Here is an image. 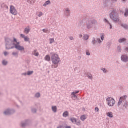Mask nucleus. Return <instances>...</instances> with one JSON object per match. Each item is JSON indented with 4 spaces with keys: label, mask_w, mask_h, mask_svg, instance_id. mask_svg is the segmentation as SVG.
I'll use <instances>...</instances> for the list:
<instances>
[{
    "label": "nucleus",
    "mask_w": 128,
    "mask_h": 128,
    "mask_svg": "<svg viewBox=\"0 0 128 128\" xmlns=\"http://www.w3.org/2000/svg\"><path fill=\"white\" fill-rule=\"evenodd\" d=\"M6 48L7 50H10L12 48V47L10 46V45H9L8 44V42H6Z\"/></svg>",
    "instance_id": "dca6fc26"
},
{
    "label": "nucleus",
    "mask_w": 128,
    "mask_h": 128,
    "mask_svg": "<svg viewBox=\"0 0 128 128\" xmlns=\"http://www.w3.org/2000/svg\"><path fill=\"white\" fill-rule=\"evenodd\" d=\"M22 126H24V124H22Z\"/></svg>",
    "instance_id": "8fccbe9b"
},
{
    "label": "nucleus",
    "mask_w": 128,
    "mask_h": 128,
    "mask_svg": "<svg viewBox=\"0 0 128 128\" xmlns=\"http://www.w3.org/2000/svg\"><path fill=\"white\" fill-rule=\"evenodd\" d=\"M40 93H38L36 95V98H40Z\"/></svg>",
    "instance_id": "2f4dec72"
},
{
    "label": "nucleus",
    "mask_w": 128,
    "mask_h": 128,
    "mask_svg": "<svg viewBox=\"0 0 128 128\" xmlns=\"http://www.w3.org/2000/svg\"><path fill=\"white\" fill-rule=\"evenodd\" d=\"M70 38L71 40H74V38Z\"/></svg>",
    "instance_id": "c03bdc74"
},
{
    "label": "nucleus",
    "mask_w": 128,
    "mask_h": 128,
    "mask_svg": "<svg viewBox=\"0 0 128 128\" xmlns=\"http://www.w3.org/2000/svg\"><path fill=\"white\" fill-rule=\"evenodd\" d=\"M80 38H82V35H80Z\"/></svg>",
    "instance_id": "09e8293b"
},
{
    "label": "nucleus",
    "mask_w": 128,
    "mask_h": 128,
    "mask_svg": "<svg viewBox=\"0 0 128 128\" xmlns=\"http://www.w3.org/2000/svg\"><path fill=\"white\" fill-rule=\"evenodd\" d=\"M123 2H126V0H123Z\"/></svg>",
    "instance_id": "3c124183"
},
{
    "label": "nucleus",
    "mask_w": 128,
    "mask_h": 128,
    "mask_svg": "<svg viewBox=\"0 0 128 128\" xmlns=\"http://www.w3.org/2000/svg\"><path fill=\"white\" fill-rule=\"evenodd\" d=\"M42 16V12H40L38 13V16H39V18H40V16Z\"/></svg>",
    "instance_id": "c85d7f7f"
},
{
    "label": "nucleus",
    "mask_w": 128,
    "mask_h": 128,
    "mask_svg": "<svg viewBox=\"0 0 128 128\" xmlns=\"http://www.w3.org/2000/svg\"><path fill=\"white\" fill-rule=\"evenodd\" d=\"M112 2H116L118 0H112Z\"/></svg>",
    "instance_id": "e433bc0d"
},
{
    "label": "nucleus",
    "mask_w": 128,
    "mask_h": 128,
    "mask_svg": "<svg viewBox=\"0 0 128 128\" xmlns=\"http://www.w3.org/2000/svg\"><path fill=\"white\" fill-rule=\"evenodd\" d=\"M10 12L14 16H16L18 14V11L16 10V8L12 6H11L10 7Z\"/></svg>",
    "instance_id": "423d86ee"
},
{
    "label": "nucleus",
    "mask_w": 128,
    "mask_h": 128,
    "mask_svg": "<svg viewBox=\"0 0 128 128\" xmlns=\"http://www.w3.org/2000/svg\"><path fill=\"white\" fill-rule=\"evenodd\" d=\"M124 16H128V9L126 10V13L124 14Z\"/></svg>",
    "instance_id": "393cba45"
},
{
    "label": "nucleus",
    "mask_w": 128,
    "mask_h": 128,
    "mask_svg": "<svg viewBox=\"0 0 128 128\" xmlns=\"http://www.w3.org/2000/svg\"><path fill=\"white\" fill-rule=\"evenodd\" d=\"M88 35H85L84 37V40H88Z\"/></svg>",
    "instance_id": "412c9836"
},
{
    "label": "nucleus",
    "mask_w": 128,
    "mask_h": 128,
    "mask_svg": "<svg viewBox=\"0 0 128 128\" xmlns=\"http://www.w3.org/2000/svg\"><path fill=\"white\" fill-rule=\"evenodd\" d=\"M92 24H93L91 22H90L89 24H87L88 28L90 30V28H92Z\"/></svg>",
    "instance_id": "ddd939ff"
},
{
    "label": "nucleus",
    "mask_w": 128,
    "mask_h": 128,
    "mask_svg": "<svg viewBox=\"0 0 128 128\" xmlns=\"http://www.w3.org/2000/svg\"><path fill=\"white\" fill-rule=\"evenodd\" d=\"M102 70H103L104 72H106V70L104 68L102 69Z\"/></svg>",
    "instance_id": "4c0bfd02"
},
{
    "label": "nucleus",
    "mask_w": 128,
    "mask_h": 128,
    "mask_svg": "<svg viewBox=\"0 0 128 128\" xmlns=\"http://www.w3.org/2000/svg\"><path fill=\"white\" fill-rule=\"evenodd\" d=\"M126 52H128V48H126Z\"/></svg>",
    "instance_id": "37998d69"
},
{
    "label": "nucleus",
    "mask_w": 128,
    "mask_h": 128,
    "mask_svg": "<svg viewBox=\"0 0 128 128\" xmlns=\"http://www.w3.org/2000/svg\"><path fill=\"white\" fill-rule=\"evenodd\" d=\"M70 120H71L73 124L76 123V119L75 118H71L70 119Z\"/></svg>",
    "instance_id": "f3484780"
},
{
    "label": "nucleus",
    "mask_w": 128,
    "mask_h": 128,
    "mask_svg": "<svg viewBox=\"0 0 128 128\" xmlns=\"http://www.w3.org/2000/svg\"><path fill=\"white\" fill-rule=\"evenodd\" d=\"M4 56H7L8 54V52H4Z\"/></svg>",
    "instance_id": "c9c22d12"
},
{
    "label": "nucleus",
    "mask_w": 128,
    "mask_h": 128,
    "mask_svg": "<svg viewBox=\"0 0 128 128\" xmlns=\"http://www.w3.org/2000/svg\"><path fill=\"white\" fill-rule=\"evenodd\" d=\"M30 32V27H27L26 28H25L24 32L26 34H29Z\"/></svg>",
    "instance_id": "1a4fd4ad"
},
{
    "label": "nucleus",
    "mask_w": 128,
    "mask_h": 128,
    "mask_svg": "<svg viewBox=\"0 0 128 128\" xmlns=\"http://www.w3.org/2000/svg\"><path fill=\"white\" fill-rule=\"evenodd\" d=\"M45 60H46L47 62H50V56L47 55L45 57Z\"/></svg>",
    "instance_id": "2eb2a0df"
},
{
    "label": "nucleus",
    "mask_w": 128,
    "mask_h": 128,
    "mask_svg": "<svg viewBox=\"0 0 128 128\" xmlns=\"http://www.w3.org/2000/svg\"><path fill=\"white\" fill-rule=\"evenodd\" d=\"M78 92H80L77 91L76 92H74L72 93V96H74V98H78V96H76V94H78Z\"/></svg>",
    "instance_id": "4468645a"
},
{
    "label": "nucleus",
    "mask_w": 128,
    "mask_h": 128,
    "mask_svg": "<svg viewBox=\"0 0 128 128\" xmlns=\"http://www.w3.org/2000/svg\"><path fill=\"white\" fill-rule=\"evenodd\" d=\"M48 4H50V1H47L44 4V6H46Z\"/></svg>",
    "instance_id": "aec40b11"
},
{
    "label": "nucleus",
    "mask_w": 128,
    "mask_h": 128,
    "mask_svg": "<svg viewBox=\"0 0 128 128\" xmlns=\"http://www.w3.org/2000/svg\"><path fill=\"white\" fill-rule=\"evenodd\" d=\"M86 54L87 56H90V53L88 51H86Z\"/></svg>",
    "instance_id": "72a5a7b5"
},
{
    "label": "nucleus",
    "mask_w": 128,
    "mask_h": 128,
    "mask_svg": "<svg viewBox=\"0 0 128 128\" xmlns=\"http://www.w3.org/2000/svg\"><path fill=\"white\" fill-rule=\"evenodd\" d=\"M86 118H87L86 116L83 115V116H81L80 120H82L84 122V121L86 120Z\"/></svg>",
    "instance_id": "f8f14e48"
},
{
    "label": "nucleus",
    "mask_w": 128,
    "mask_h": 128,
    "mask_svg": "<svg viewBox=\"0 0 128 128\" xmlns=\"http://www.w3.org/2000/svg\"><path fill=\"white\" fill-rule=\"evenodd\" d=\"M104 34H102L101 36V40H104Z\"/></svg>",
    "instance_id": "c756f323"
},
{
    "label": "nucleus",
    "mask_w": 128,
    "mask_h": 128,
    "mask_svg": "<svg viewBox=\"0 0 128 128\" xmlns=\"http://www.w3.org/2000/svg\"><path fill=\"white\" fill-rule=\"evenodd\" d=\"M95 110H96V112H100V109H98V108H95Z\"/></svg>",
    "instance_id": "473e14b6"
},
{
    "label": "nucleus",
    "mask_w": 128,
    "mask_h": 128,
    "mask_svg": "<svg viewBox=\"0 0 128 128\" xmlns=\"http://www.w3.org/2000/svg\"><path fill=\"white\" fill-rule=\"evenodd\" d=\"M126 96H124L123 97L120 98V100L118 103V106H120L121 104L124 102V106L125 108H126V106H128V103L126 101Z\"/></svg>",
    "instance_id": "f03ea898"
},
{
    "label": "nucleus",
    "mask_w": 128,
    "mask_h": 128,
    "mask_svg": "<svg viewBox=\"0 0 128 128\" xmlns=\"http://www.w3.org/2000/svg\"><path fill=\"white\" fill-rule=\"evenodd\" d=\"M98 42L99 44H100V42H102V41H100V40H98Z\"/></svg>",
    "instance_id": "a19ab883"
},
{
    "label": "nucleus",
    "mask_w": 128,
    "mask_h": 128,
    "mask_svg": "<svg viewBox=\"0 0 128 128\" xmlns=\"http://www.w3.org/2000/svg\"><path fill=\"white\" fill-rule=\"evenodd\" d=\"M9 42H10V40H9Z\"/></svg>",
    "instance_id": "864d4df0"
},
{
    "label": "nucleus",
    "mask_w": 128,
    "mask_h": 128,
    "mask_svg": "<svg viewBox=\"0 0 128 128\" xmlns=\"http://www.w3.org/2000/svg\"><path fill=\"white\" fill-rule=\"evenodd\" d=\"M92 44H96V40H93Z\"/></svg>",
    "instance_id": "58836bf2"
},
{
    "label": "nucleus",
    "mask_w": 128,
    "mask_h": 128,
    "mask_svg": "<svg viewBox=\"0 0 128 128\" xmlns=\"http://www.w3.org/2000/svg\"><path fill=\"white\" fill-rule=\"evenodd\" d=\"M36 50H34L32 52V54H34V56H40V53L36 52Z\"/></svg>",
    "instance_id": "9d476101"
},
{
    "label": "nucleus",
    "mask_w": 128,
    "mask_h": 128,
    "mask_svg": "<svg viewBox=\"0 0 128 128\" xmlns=\"http://www.w3.org/2000/svg\"><path fill=\"white\" fill-rule=\"evenodd\" d=\"M52 60L54 64H55V66L54 65L52 66V68H56L58 64H60V57H58V55L53 54L52 56Z\"/></svg>",
    "instance_id": "f257e3e1"
},
{
    "label": "nucleus",
    "mask_w": 128,
    "mask_h": 128,
    "mask_svg": "<svg viewBox=\"0 0 128 128\" xmlns=\"http://www.w3.org/2000/svg\"><path fill=\"white\" fill-rule=\"evenodd\" d=\"M2 64H3L4 66H6V64H8V62L6 60H4L2 62Z\"/></svg>",
    "instance_id": "cd10ccee"
},
{
    "label": "nucleus",
    "mask_w": 128,
    "mask_h": 128,
    "mask_svg": "<svg viewBox=\"0 0 128 128\" xmlns=\"http://www.w3.org/2000/svg\"><path fill=\"white\" fill-rule=\"evenodd\" d=\"M50 44H54V39L50 38Z\"/></svg>",
    "instance_id": "b1692460"
},
{
    "label": "nucleus",
    "mask_w": 128,
    "mask_h": 128,
    "mask_svg": "<svg viewBox=\"0 0 128 128\" xmlns=\"http://www.w3.org/2000/svg\"><path fill=\"white\" fill-rule=\"evenodd\" d=\"M68 116V112H64L63 114V116L64 118H66V116Z\"/></svg>",
    "instance_id": "6ab92c4d"
},
{
    "label": "nucleus",
    "mask_w": 128,
    "mask_h": 128,
    "mask_svg": "<svg viewBox=\"0 0 128 128\" xmlns=\"http://www.w3.org/2000/svg\"><path fill=\"white\" fill-rule=\"evenodd\" d=\"M106 100L107 102V104L108 106H114L116 104V100L112 98H107Z\"/></svg>",
    "instance_id": "20e7f679"
},
{
    "label": "nucleus",
    "mask_w": 128,
    "mask_h": 128,
    "mask_svg": "<svg viewBox=\"0 0 128 128\" xmlns=\"http://www.w3.org/2000/svg\"><path fill=\"white\" fill-rule=\"evenodd\" d=\"M4 114H6V115L10 114V110H8L7 111L5 112Z\"/></svg>",
    "instance_id": "bb28decb"
},
{
    "label": "nucleus",
    "mask_w": 128,
    "mask_h": 128,
    "mask_svg": "<svg viewBox=\"0 0 128 128\" xmlns=\"http://www.w3.org/2000/svg\"><path fill=\"white\" fill-rule=\"evenodd\" d=\"M20 36L22 38H24V42H30V38L28 36H26L24 35L21 34Z\"/></svg>",
    "instance_id": "0eeeda50"
},
{
    "label": "nucleus",
    "mask_w": 128,
    "mask_h": 128,
    "mask_svg": "<svg viewBox=\"0 0 128 128\" xmlns=\"http://www.w3.org/2000/svg\"><path fill=\"white\" fill-rule=\"evenodd\" d=\"M110 18L116 22H120V20L118 18V14L116 12H112L110 15Z\"/></svg>",
    "instance_id": "39448f33"
},
{
    "label": "nucleus",
    "mask_w": 128,
    "mask_h": 128,
    "mask_svg": "<svg viewBox=\"0 0 128 128\" xmlns=\"http://www.w3.org/2000/svg\"><path fill=\"white\" fill-rule=\"evenodd\" d=\"M122 26H123V28L126 30L128 28V26L127 25H122Z\"/></svg>",
    "instance_id": "7c9ffc66"
},
{
    "label": "nucleus",
    "mask_w": 128,
    "mask_h": 128,
    "mask_svg": "<svg viewBox=\"0 0 128 128\" xmlns=\"http://www.w3.org/2000/svg\"><path fill=\"white\" fill-rule=\"evenodd\" d=\"M66 12H70V10H68V9H66Z\"/></svg>",
    "instance_id": "79ce46f5"
},
{
    "label": "nucleus",
    "mask_w": 128,
    "mask_h": 128,
    "mask_svg": "<svg viewBox=\"0 0 128 128\" xmlns=\"http://www.w3.org/2000/svg\"><path fill=\"white\" fill-rule=\"evenodd\" d=\"M122 62H128V57L126 56H122Z\"/></svg>",
    "instance_id": "6e6552de"
},
{
    "label": "nucleus",
    "mask_w": 128,
    "mask_h": 128,
    "mask_svg": "<svg viewBox=\"0 0 128 128\" xmlns=\"http://www.w3.org/2000/svg\"><path fill=\"white\" fill-rule=\"evenodd\" d=\"M118 50H120V47H118Z\"/></svg>",
    "instance_id": "49530a36"
},
{
    "label": "nucleus",
    "mask_w": 128,
    "mask_h": 128,
    "mask_svg": "<svg viewBox=\"0 0 128 128\" xmlns=\"http://www.w3.org/2000/svg\"><path fill=\"white\" fill-rule=\"evenodd\" d=\"M104 20H105L106 22H107L108 24L110 25V28H112V26L110 24V22H108V21L106 19H105Z\"/></svg>",
    "instance_id": "5701e85b"
},
{
    "label": "nucleus",
    "mask_w": 128,
    "mask_h": 128,
    "mask_svg": "<svg viewBox=\"0 0 128 128\" xmlns=\"http://www.w3.org/2000/svg\"><path fill=\"white\" fill-rule=\"evenodd\" d=\"M107 116H108V118H114V115L112 114V112H110L107 113Z\"/></svg>",
    "instance_id": "9b49d317"
},
{
    "label": "nucleus",
    "mask_w": 128,
    "mask_h": 128,
    "mask_svg": "<svg viewBox=\"0 0 128 128\" xmlns=\"http://www.w3.org/2000/svg\"><path fill=\"white\" fill-rule=\"evenodd\" d=\"M34 74V72L30 71V72H28L27 74L28 76H30L31 74Z\"/></svg>",
    "instance_id": "a878e982"
},
{
    "label": "nucleus",
    "mask_w": 128,
    "mask_h": 128,
    "mask_svg": "<svg viewBox=\"0 0 128 128\" xmlns=\"http://www.w3.org/2000/svg\"><path fill=\"white\" fill-rule=\"evenodd\" d=\"M24 76H26V73H25V74H23Z\"/></svg>",
    "instance_id": "de8ad7c7"
},
{
    "label": "nucleus",
    "mask_w": 128,
    "mask_h": 128,
    "mask_svg": "<svg viewBox=\"0 0 128 128\" xmlns=\"http://www.w3.org/2000/svg\"><path fill=\"white\" fill-rule=\"evenodd\" d=\"M124 42H126V39L125 38L120 39L119 40V42H120V43Z\"/></svg>",
    "instance_id": "4be33fe9"
},
{
    "label": "nucleus",
    "mask_w": 128,
    "mask_h": 128,
    "mask_svg": "<svg viewBox=\"0 0 128 128\" xmlns=\"http://www.w3.org/2000/svg\"><path fill=\"white\" fill-rule=\"evenodd\" d=\"M43 32H48V29H44Z\"/></svg>",
    "instance_id": "f704fd0d"
},
{
    "label": "nucleus",
    "mask_w": 128,
    "mask_h": 128,
    "mask_svg": "<svg viewBox=\"0 0 128 128\" xmlns=\"http://www.w3.org/2000/svg\"><path fill=\"white\" fill-rule=\"evenodd\" d=\"M14 56H16V53H13Z\"/></svg>",
    "instance_id": "a18cd8bd"
},
{
    "label": "nucleus",
    "mask_w": 128,
    "mask_h": 128,
    "mask_svg": "<svg viewBox=\"0 0 128 128\" xmlns=\"http://www.w3.org/2000/svg\"><path fill=\"white\" fill-rule=\"evenodd\" d=\"M14 44L15 46V48L18 50H24V46H20V42H16V39L14 38Z\"/></svg>",
    "instance_id": "7ed1b4c3"
},
{
    "label": "nucleus",
    "mask_w": 128,
    "mask_h": 128,
    "mask_svg": "<svg viewBox=\"0 0 128 128\" xmlns=\"http://www.w3.org/2000/svg\"><path fill=\"white\" fill-rule=\"evenodd\" d=\"M33 112H36V111L35 112H34V111H32Z\"/></svg>",
    "instance_id": "603ef678"
},
{
    "label": "nucleus",
    "mask_w": 128,
    "mask_h": 128,
    "mask_svg": "<svg viewBox=\"0 0 128 128\" xmlns=\"http://www.w3.org/2000/svg\"><path fill=\"white\" fill-rule=\"evenodd\" d=\"M88 78H92V76H88Z\"/></svg>",
    "instance_id": "ea45409f"
},
{
    "label": "nucleus",
    "mask_w": 128,
    "mask_h": 128,
    "mask_svg": "<svg viewBox=\"0 0 128 128\" xmlns=\"http://www.w3.org/2000/svg\"><path fill=\"white\" fill-rule=\"evenodd\" d=\"M57 110H58V108H56V106H52V110L54 112H56Z\"/></svg>",
    "instance_id": "a211bd4d"
}]
</instances>
